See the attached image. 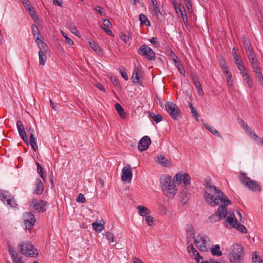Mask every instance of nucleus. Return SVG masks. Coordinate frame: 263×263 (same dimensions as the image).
<instances>
[{"instance_id": "64", "label": "nucleus", "mask_w": 263, "mask_h": 263, "mask_svg": "<svg viewBox=\"0 0 263 263\" xmlns=\"http://www.w3.org/2000/svg\"><path fill=\"white\" fill-rule=\"evenodd\" d=\"M96 86L100 90L105 92V89L101 83H98L96 84Z\"/></svg>"}, {"instance_id": "31", "label": "nucleus", "mask_w": 263, "mask_h": 263, "mask_svg": "<svg viewBox=\"0 0 263 263\" xmlns=\"http://www.w3.org/2000/svg\"><path fill=\"white\" fill-rule=\"evenodd\" d=\"M88 44L90 47L96 52L100 51L101 50L99 45L94 41L92 39H90L88 41Z\"/></svg>"}, {"instance_id": "27", "label": "nucleus", "mask_w": 263, "mask_h": 263, "mask_svg": "<svg viewBox=\"0 0 263 263\" xmlns=\"http://www.w3.org/2000/svg\"><path fill=\"white\" fill-rule=\"evenodd\" d=\"M139 20L140 21V23L142 25H145L147 26L151 25V22L148 20L147 17L143 14H140L139 15Z\"/></svg>"}, {"instance_id": "5", "label": "nucleus", "mask_w": 263, "mask_h": 263, "mask_svg": "<svg viewBox=\"0 0 263 263\" xmlns=\"http://www.w3.org/2000/svg\"><path fill=\"white\" fill-rule=\"evenodd\" d=\"M203 185L207 189V190L204 192L203 194L205 192H208L210 193L211 195H213V194L217 195V197H216L217 198H222L223 196H226L219 188L211 184V180L210 178L208 177L205 179L203 181Z\"/></svg>"}, {"instance_id": "12", "label": "nucleus", "mask_w": 263, "mask_h": 263, "mask_svg": "<svg viewBox=\"0 0 263 263\" xmlns=\"http://www.w3.org/2000/svg\"><path fill=\"white\" fill-rule=\"evenodd\" d=\"M23 219L26 229H31L35 221L34 216L31 212H26L24 214Z\"/></svg>"}, {"instance_id": "1", "label": "nucleus", "mask_w": 263, "mask_h": 263, "mask_svg": "<svg viewBox=\"0 0 263 263\" xmlns=\"http://www.w3.org/2000/svg\"><path fill=\"white\" fill-rule=\"evenodd\" d=\"M204 199L208 204L213 206H216L220 202H221L217 209V212L209 217V219L211 222L219 221L226 217L228 214L227 206L231 203V200L228 198L227 196H223L222 198H217L206 192L204 194Z\"/></svg>"}, {"instance_id": "53", "label": "nucleus", "mask_w": 263, "mask_h": 263, "mask_svg": "<svg viewBox=\"0 0 263 263\" xmlns=\"http://www.w3.org/2000/svg\"><path fill=\"white\" fill-rule=\"evenodd\" d=\"M255 74H256V76L258 79V81L260 82V85L263 87V75L262 72L261 71Z\"/></svg>"}, {"instance_id": "6", "label": "nucleus", "mask_w": 263, "mask_h": 263, "mask_svg": "<svg viewBox=\"0 0 263 263\" xmlns=\"http://www.w3.org/2000/svg\"><path fill=\"white\" fill-rule=\"evenodd\" d=\"M208 240L209 238L207 236L201 233L197 235L194 241L196 247L200 251L205 252L209 249V247L206 246Z\"/></svg>"}, {"instance_id": "42", "label": "nucleus", "mask_w": 263, "mask_h": 263, "mask_svg": "<svg viewBox=\"0 0 263 263\" xmlns=\"http://www.w3.org/2000/svg\"><path fill=\"white\" fill-rule=\"evenodd\" d=\"M25 8H26V10H27L28 12L29 13L30 15L32 18H34L35 16H36V13L34 11L33 8L31 6V4Z\"/></svg>"}, {"instance_id": "44", "label": "nucleus", "mask_w": 263, "mask_h": 263, "mask_svg": "<svg viewBox=\"0 0 263 263\" xmlns=\"http://www.w3.org/2000/svg\"><path fill=\"white\" fill-rule=\"evenodd\" d=\"M8 249L12 259L18 256L14 249L10 245H8Z\"/></svg>"}, {"instance_id": "14", "label": "nucleus", "mask_w": 263, "mask_h": 263, "mask_svg": "<svg viewBox=\"0 0 263 263\" xmlns=\"http://www.w3.org/2000/svg\"><path fill=\"white\" fill-rule=\"evenodd\" d=\"M122 174L121 179L123 181H131L133 177L132 168L129 164H127L122 170Z\"/></svg>"}, {"instance_id": "30", "label": "nucleus", "mask_w": 263, "mask_h": 263, "mask_svg": "<svg viewBox=\"0 0 263 263\" xmlns=\"http://www.w3.org/2000/svg\"><path fill=\"white\" fill-rule=\"evenodd\" d=\"M211 253L214 256H220L222 253L220 251V246L219 245H215L213 248L211 249Z\"/></svg>"}, {"instance_id": "57", "label": "nucleus", "mask_w": 263, "mask_h": 263, "mask_svg": "<svg viewBox=\"0 0 263 263\" xmlns=\"http://www.w3.org/2000/svg\"><path fill=\"white\" fill-rule=\"evenodd\" d=\"M95 10L97 11L101 15L105 16V12H104L101 8L99 6H96L95 8Z\"/></svg>"}, {"instance_id": "35", "label": "nucleus", "mask_w": 263, "mask_h": 263, "mask_svg": "<svg viewBox=\"0 0 263 263\" xmlns=\"http://www.w3.org/2000/svg\"><path fill=\"white\" fill-rule=\"evenodd\" d=\"M252 262L253 263H262V260L256 252L253 253Z\"/></svg>"}, {"instance_id": "56", "label": "nucleus", "mask_w": 263, "mask_h": 263, "mask_svg": "<svg viewBox=\"0 0 263 263\" xmlns=\"http://www.w3.org/2000/svg\"><path fill=\"white\" fill-rule=\"evenodd\" d=\"M121 39L124 41L125 43H127L129 40V36L126 34L123 33L121 35Z\"/></svg>"}, {"instance_id": "46", "label": "nucleus", "mask_w": 263, "mask_h": 263, "mask_svg": "<svg viewBox=\"0 0 263 263\" xmlns=\"http://www.w3.org/2000/svg\"><path fill=\"white\" fill-rule=\"evenodd\" d=\"M61 32L63 36L65 38L66 43L69 45H72L73 44V41L67 36L66 33L64 32L63 31H61Z\"/></svg>"}, {"instance_id": "50", "label": "nucleus", "mask_w": 263, "mask_h": 263, "mask_svg": "<svg viewBox=\"0 0 263 263\" xmlns=\"http://www.w3.org/2000/svg\"><path fill=\"white\" fill-rule=\"evenodd\" d=\"M145 220L146 222V223L149 226H153L154 223V220H153V217L151 216L147 215L145 216Z\"/></svg>"}, {"instance_id": "52", "label": "nucleus", "mask_w": 263, "mask_h": 263, "mask_svg": "<svg viewBox=\"0 0 263 263\" xmlns=\"http://www.w3.org/2000/svg\"><path fill=\"white\" fill-rule=\"evenodd\" d=\"M252 67L253 69V71L255 73L261 72V69L260 66H259V63L257 64H255L253 65H252Z\"/></svg>"}, {"instance_id": "43", "label": "nucleus", "mask_w": 263, "mask_h": 263, "mask_svg": "<svg viewBox=\"0 0 263 263\" xmlns=\"http://www.w3.org/2000/svg\"><path fill=\"white\" fill-rule=\"evenodd\" d=\"M39 45V47L40 49V50L43 51L46 50V44L43 42V37L41 36V39L39 41H36Z\"/></svg>"}, {"instance_id": "39", "label": "nucleus", "mask_w": 263, "mask_h": 263, "mask_svg": "<svg viewBox=\"0 0 263 263\" xmlns=\"http://www.w3.org/2000/svg\"><path fill=\"white\" fill-rule=\"evenodd\" d=\"M92 226L96 231L101 232L102 231L103 225L101 223L95 222L92 223Z\"/></svg>"}, {"instance_id": "19", "label": "nucleus", "mask_w": 263, "mask_h": 263, "mask_svg": "<svg viewBox=\"0 0 263 263\" xmlns=\"http://www.w3.org/2000/svg\"><path fill=\"white\" fill-rule=\"evenodd\" d=\"M186 233H187V244L189 243V239H193V240L196 238L195 237V230L192 224H189L186 228Z\"/></svg>"}, {"instance_id": "51", "label": "nucleus", "mask_w": 263, "mask_h": 263, "mask_svg": "<svg viewBox=\"0 0 263 263\" xmlns=\"http://www.w3.org/2000/svg\"><path fill=\"white\" fill-rule=\"evenodd\" d=\"M76 201L79 203H84L86 201V199L84 196L80 193L78 195V197L76 199Z\"/></svg>"}, {"instance_id": "61", "label": "nucleus", "mask_w": 263, "mask_h": 263, "mask_svg": "<svg viewBox=\"0 0 263 263\" xmlns=\"http://www.w3.org/2000/svg\"><path fill=\"white\" fill-rule=\"evenodd\" d=\"M181 16L182 19L184 23L187 22V16L186 11L184 12H183L182 14L180 15Z\"/></svg>"}, {"instance_id": "55", "label": "nucleus", "mask_w": 263, "mask_h": 263, "mask_svg": "<svg viewBox=\"0 0 263 263\" xmlns=\"http://www.w3.org/2000/svg\"><path fill=\"white\" fill-rule=\"evenodd\" d=\"M227 82L229 87H232L233 85V80L232 79V76L231 77H227Z\"/></svg>"}, {"instance_id": "60", "label": "nucleus", "mask_w": 263, "mask_h": 263, "mask_svg": "<svg viewBox=\"0 0 263 263\" xmlns=\"http://www.w3.org/2000/svg\"><path fill=\"white\" fill-rule=\"evenodd\" d=\"M103 24L105 27H107V28H109L110 26H111V24L109 20H106V19H105L103 20Z\"/></svg>"}, {"instance_id": "18", "label": "nucleus", "mask_w": 263, "mask_h": 263, "mask_svg": "<svg viewBox=\"0 0 263 263\" xmlns=\"http://www.w3.org/2000/svg\"><path fill=\"white\" fill-rule=\"evenodd\" d=\"M44 186L42 180L40 178H37L35 181V187L33 193L36 195H40L43 193Z\"/></svg>"}, {"instance_id": "36", "label": "nucleus", "mask_w": 263, "mask_h": 263, "mask_svg": "<svg viewBox=\"0 0 263 263\" xmlns=\"http://www.w3.org/2000/svg\"><path fill=\"white\" fill-rule=\"evenodd\" d=\"M153 11L155 13V15L158 18H159L160 16L161 15H162V14L161 13L159 7L157 6V2H156V3H155V4H153Z\"/></svg>"}, {"instance_id": "9", "label": "nucleus", "mask_w": 263, "mask_h": 263, "mask_svg": "<svg viewBox=\"0 0 263 263\" xmlns=\"http://www.w3.org/2000/svg\"><path fill=\"white\" fill-rule=\"evenodd\" d=\"M138 53L149 61H153L156 59L155 52L151 48L146 45L141 46L138 50Z\"/></svg>"}, {"instance_id": "2", "label": "nucleus", "mask_w": 263, "mask_h": 263, "mask_svg": "<svg viewBox=\"0 0 263 263\" xmlns=\"http://www.w3.org/2000/svg\"><path fill=\"white\" fill-rule=\"evenodd\" d=\"M175 179L173 180L171 176L163 175L160 178L162 191L163 194L169 198H173L177 193Z\"/></svg>"}, {"instance_id": "22", "label": "nucleus", "mask_w": 263, "mask_h": 263, "mask_svg": "<svg viewBox=\"0 0 263 263\" xmlns=\"http://www.w3.org/2000/svg\"><path fill=\"white\" fill-rule=\"evenodd\" d=\"M226 226L227 225V223H228L230 224V226H231L233 228H234L236 227V225L237 223V220L236 218L235 217L234 214L231 215L230 216H226Z\"/></svg>"}, {"instance_id": "3", "label": "nucleus", "mask_w": 263, "mask_h": 263, "mask_svg": "<svg viewBox=\"0 0 263 263\" xmlns=\"http://www.w3.org/2000/svg\"><path fill=\"white\" fill-rule=\"evenodd\" d=\"M228 257L231 263H242L244 251L242 246L238 243L233 245L230 249Z\"/></svg>"}, {"instance_id": "49", "label": "nucleus", "mask_w": 263, "mask_h": 263, "mask_svg": "<svg viewBox=\"0 0 263 263\" xmlns=\"http://www.w3.org/2000/svg\"><path fill=\"white\" fill-rule=\"evenodd\" d=\"M193 81L195 87L196 88V89L201 87V84H200L199 79L197 77H194L193 78Z\"/></svg>"}, {"instance_id": "15", "label": "nucleus", "mask_w": 263, "mask_h": 263, "mask_svg": "<svg viewBox=\"0 0 263 263\" xmlns=\"http://www.w3.org/2000/svg\"><path fill=\"white\" fill-rule=\"evenodd\" d=\"M151 143V140L147 136H143L139 141L138 149L140 152L147 149Z\"/></svg>"}, {"instance_id": "17", "label": "nucleus", "mask_w": 263, "mask_h": 263, "mask_svg": "<svg viewBox=\"0 0 263 263\" xmlns=\"http://www.w3.org/2000/svg\"><path fill=\"white\" fill-rule=\"evenodd\" d=\"M140 70L139 68L135 67L132 76V80L134 84H138L140 86H142V82L140 80Z\"/></svg>"}, {"instance_id": "7", "label": "nucleus", "mask_w": 263, "mask_h": 263, "mask_svg": "<svg viewBox=\"0 0 263 263\" xmlns=\"http://www.w3.org/2000/svg\"><path fill=\"white\" fill-rule=\"evenodd\" d=\"M242 176L239 177L241 182L244 184L249 190L254 191H260V186L255 181L251 180L249 177L246 176L245 174H241Z\"/></svg>"}, {"instance_id": "40", "label": "nucleus", "mask_w": 263, "mask_h": 263, "mask_svg": "<svg viewBox=\"0 0 263 263\" xmlns=\"http://www.w3.org/2000/svg\"><path fill=\"white\" fill-rule=\"evenodd\" d=\"M184 185L187 186L190 184L191 177L187 173H184L182 180Z\"/></svg>"}, {"instance_id": "59", "label": "nucleus", "mask_w": 263, "mask_h": 263, "mask_svg": "<svg viewBox=\"0 0 263 263\" xmlns=\"http://www.w3.org/2000/svg\"><path fill=\"white\" fill-rule=\"evenodd\" d=\"M237 68L239 70L240 73L242 75H243V74L246 73V69H245V66H244V64L243 63H242V64L241 65V67H237Z\"/></svg>"}, {"instance_id": "4", "label": "nucleus", "mask_w": 263, "mask_h": 263, "mask_svg": "<svg viewBox=\"0 0 263 263\" xmlns=\"http://www.w3.org/2000/svg\"><path fill=\"white\" fill-rule=\"evenodd\" d=\"M18 247L21 253L25 256L34 257L38 255L37 250L29 241L23 242L18 245Z\"/></svg>"}, {"instance_id": "13", "label": "nucleus", "mask_w": 263, "mask_h": 263, "mask_svg": "<svg viewBox=\"0 0 263 263\" xmlns=\"http://www.w3.org/2000/svg\"><path fill=\"white\" fill-rule=\"evenodd\" d=\"M187 250L189 255L192 258H194L197 263H200V260H203V257L199 255V252L194 248L193 244H187Z\"/></svg>"}, {"instance_id": "47", "label": "nucleus", "mask_w": 263, "mask_h": 263, "mask_svg": "<svg viewBox=\"0 0 263 263\" xmlns=\"http://www.w3.org/2000/svg\"><path fill=\"white\" fill-rule=\"evenodd\" d=\"M105 236L106 239L109 241V242H114V235L112 233L107 232L105 234Z\"/></svg>"}, {"instance_id": "23", "label": "nucleus", "mask_w": 263, "mask_h": 263, "mask_svg": "<svg viewBox=\"0 0 263 263\" xmlns=\"http://www.w3.org/2000/svg\"><path fill=\"white\" fill-rule=\"evenodd\" d=\"M173 64L176 67V68L178 69L179 73L181 74L184 76L185 73V70L181 62L180 61H178L177 60H176L175 59H174Z\"/></svg>"}, {"instance_id": "8", "label": "nucleus", "mask_w": 263, "mask_h": 263, "mask_svg": "<svg viewBox=\"0 0 263 263\" xmlns=\"http://www.w3.org/2000/svg\"><path fill=\"white\" fill-rule=\"evenodd\" d=\"M165 109L171 117L175 120L179 118L181 112L178 107L173 102H167L165 104Z\"/></svg>"}, {"instance_id": "28", "label": "nucleus", "mask_w": 263, "mask_h": 263, "mask_svg": "<svg viewBox=\"0 0 263 263\" xmlns=\"http://www.w3.org/2000/svg\"><path fill=\"white\" fill-rule=\"evenodd\" d=\"M115 109L122 118L124 119L125 118L124 110L119 103L115 104Z\"/></svg>"}, {"instance_id": "34", "label": "nucleus", "mask_w": 263, "mask_h": 263, "mask_svg": "<svg viewBox=\"0 0 263 263\" xmlns=\"http://www.w3.org/2000/svg\"><path fill=\"white\" fill-rule=\"evenodd\" d=\"M30 144L33 151L36 152L38 149V147L36 145L35 139L32 135L30 137Z\"/></svg>"}, {"instance_id": "33", "label": "nucleus", "mask_w": 263, "mask_h": 263, "mask_svg": "<svg viewBox=\"0 0 263 263\" xmlns=\"http://www.w3.org/2000/svg\"><path fill=\"white\" fill-rule=\"evenodd\" d=\"M158 159L160 163L163 165L164 166H167L169 164L168 160L162 155H159L158 156Z\"/></svg>"}, {"instance_id": "48", "label": "nucleus", "mask_w": 263, "mask_h": 263, "mask_svg": "<svg viewBox=\"0 0 263 263\" xmlns=\"http://www.w3.org/2000/svg\"><path fill=\"white\" fill-rule=\"evenodd\" d=\"M69 29H70V31L73 34H74V35H76L77 36H80V33L75 26H74V25L70 26L69 27Z\"/></svg>"}, {"instance_id": "38", "label": "nucleus", "mask_w": 263, "mask_h": 263, "mask_svg": "<svg viewBox=\"0 0 263 263\" xmlns=\"http://www.w3.org/2000/svg\"><path fill=\"white\" fill-rule=\"evenodd\" d=\"M234 228H236L238 231L245 234H246L248 232L247 229L243 224L238 223V222L237 223L236 227Z\"/></svg>"}, {"instance_id": "37", "label": "nucleus", "mask_w": 263, "mask_h": 263, "mask_svg": "<svg viewBox=\"0 0 263 263\" xmlns=\"http://www.w3.org/2000/svg\"><path fill=\"white\" fill-rule=\"evenodd\" d=\"M189 106L190 108L191 109V112L193 115V116L197 119H198L199 118V114L197 112V111L196 110V108L193 106V104L191 103H189Z\"/></svg>"}, {"instance_id": "26", "label": "nucleus", "mask_w": 263, "mask_h": 263, "mask_svg": "<svg viewBox=\"0 0 263 263\" xmlns=\"http://www.w3.org/2000/svg\"><path fill=\"white\" fill-rule=\"evenodd\" d=\"M204 127L209 130L212 134H213L214 135L217 136V137L219 138H222V136L220 134V133H219L214 127L208 124H204Z\"/></svg>"}, {"instance_id": "10", "label": "nucleus", "mask_w": 263, "mask_h": 263, "mask_svg": "<svg viewBox=\"0 0 263 263\" xmlns=\"http://www.w3.org/2000/svg\"><path fill=\"white\" fill-rule=\"evenodd\" d=\"M0 199L4 203L6 201L7 204L10 207L14 208L17 204L13 198H11L9 193L6 191L0 190Z\"/></svg>"}, {"instance_id": "63", "label": "nucleus", "mask_w": 263, "mask_h": 263, "mask_svg": "<svg viewBox=\"0 0 263 263\" xmlns=\"http://www.w3.org/2000/svg\"><path fill=\"white\" fill-rule=\"evenodd\" d=\"M12 261L13 263H23L22 258L18 256L12 259Z\"/></svg>"}, {"instance_id": "24", "label": "nucleus", "mask_w": 263, "mask_h": 263, "mask_svg": "<svg viewBox=\"0 0 263 263\" xmlns=\"http://www.w3.org/2000/svg\"><path fill=\"white\" fill-rule=\"evenodd\" d=\"M137 209L138 210L140 215L142 216H146L148 215L151 213L150 211L148 208L142 205H139L137 207Z\"/></svg>"}, {"instance_id": "11", "label": "nucleus", "mask_w": 263, "mask_h": 263, "mask_svg": "<svg viewBox=\"0 0 263 263\" xmlns=\"http://www.w3.org/2000/svg\"><path fill=\"white\" fill-rule=\"evenodd\" d=\"M46 202L42 200L33 199L31 201L32 210L39 213L43 212L46 210Z\"/></svg>"}, {"instance_id": "25", "label": "nucleus", "mask_w": 263, "mask_h": 263, "mask_svg": "<svg viewBox=\"0 0 263 263\" xmlns=\"http://www.w3.org/2000/svg\"><path fill=\"white\" fill-rule=\"evenodd\" d=\"M31 29L33 37L35 39L36 41H39L41 39L39 28L35 24H33L32 25Z\"/></svg>"}, {"instance_id": "54", "label": "nucleus", "mask_w": 263, "mask_h": 263, "mask_svg": "<svg viewBox=\"0 0 263 263\" xmlns=\"http://www.w3.org/2000/svg\"><path fill=\"white\" fill-rule=\"evenodd\" d=\"M243 44L244 45L245 49H247V46H249V47H252L249 41L247 39V38L245 36V35L243 36Z\"/></svg>"}, {"instance_id": "41", "label": "nucleus", "mask_w": 263, "mask_h": 263, "mask_svg": "<svg viewBox=\"0 0 263 263\" xmlns=\"http://www.w3.org/2000/svg\"><path fill=\"white\" fill-rule=\"evenodd\" d=\"M245 50L249 59H251V58L255 57V54L252 47H249V46H247V49Z\"/></svg>"}, {"instance_id": "45", "label": "nucleus", "mask_w": 263, "mask_h": 263, "mask_svg": "<svg viewBox=\"0 0 263 263\" xmlns=\"http://www.w3.org/2000/svg\"><path fill=\"white\" fill-rule=\"evenodd\" d=\"M183 176L184 174H182L181 172H179L178 173H177L174 177L176 179V182L180 183L183 180Z\"/></svg>"}, {"instance_id": "20", "label": "nucleus", "mask_w": 263, "mask_h": 263, "mask_svg": "<svg viewBox=\"0 0 263 263\" xmlns=\"http://www.w3.org/2000/svg\"><path fill=\"white\" fill-rule=\"evenodd\" d=\"M219 65L222 70V71L226 77L232 76V74L230 71L229 68L227 65L224 60H221L220 61Z\"/></svg>"}, {"instance_id": "29", "label": "nucleus", "mask_w": 263, "mask_h": 263, "mask_svg": "<svg viewBox=\"0 0 263 263\" xmlns=\"http://www.w3.org/2000/svg\"><path fill=\"white\" fill-rule=\"evenodd\" d=\"M149 116L157 123L162 120V117L160 114H155L154 112H149Z\"/></svg>"}, {"instance_id": "62", "label": "nucleus", "mask_w": 263, "mask_h": 263, "mask_svg": "<svg viewBox=\"0 0 263 263\" xmlns=\"http://www.w3.org/2000/svg\"><path fill=\"white\" fill-rule=\"evenodd\" d=\"M120 74H121V76L125 80H128V76L127 74V73L123 71V70H120Z\"/></svg>"}, {"instance_id": "58", "label": "nucleus", "mask_w": 263, "mask_h": 263, "mask_svg": "<svg viewBox=\"0 0 263 263\" xmlns=\"http://www.w3.org/2000/svg\"><path fill=\"white\" fill-rule=\"evenodd\" d=\"M37 172L38 174L40 175L41 177L43 179L45 180V177L44 176V173H43V168L42 166L37 168Z\"/></svg>"}, {"instance_id": "32", "label": "nucleus", "mask_w": 263, "mask_h": 263, "mask_svg": "<svg viewBox=\"0 0 263 263\" xmlns=\"http://www.w3.org/2000/svg\"><path fill=\"white\" fill-rule=\"evenodd\" d=\"M39 64L40 65H44L46 61V55L43 51H39Z\"/></svg>"}, {"instance_id": "16", "label": "nucleus", "mask_w": 263, "mask_h": 263, "mask_svg": "<svg viewBox=\"0 0 263 263\" xmlns=\"http://www.w3.org/2000/svg\"><path fill=\"white\" fill-rule=\"evenodd\" d=\"M16 127L18 130L20 136L25 142H27L28 141L26 133L25 130L23 122L21 120H18L16 122Z\"/></svg>"}, {"instance_id": "21", "label": "nucleus", "mask_w": 263, "mask_h": 263, "mask_svg": "<svg viewBox=\"0 0 263 263\" xmlns=\"http://www.w3.org/2000/svg\"><path fill=\"white\" fill-rule=\"evenodd\" d=\"M171 1L174 9L178 15H180L183 12L186 11L184 7L181 5L180 3L177 4L175 0H171Z\"/></svg>"}]
</instances>
